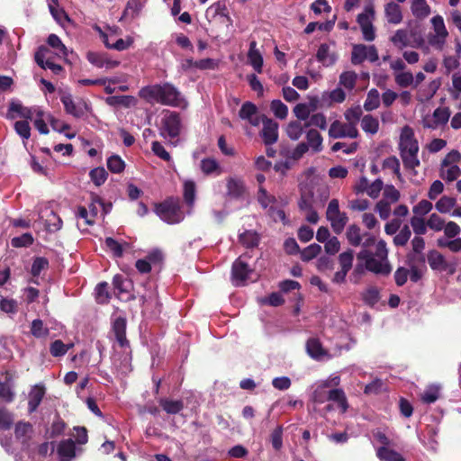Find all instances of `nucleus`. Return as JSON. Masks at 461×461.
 <instances>
[{
	"instance_id": "nucleus-1",
	"label": "nucleus",
	"mask_w": 461,
	"mask_h": 461,
	"mask_svg": "<svg viewBox=\"0 0 461 461\" xmlns=\"http://www.w3.org/2000/svg\"><path fill=\"white\" fill-rule=\"evenodd\" d=\"M139 97L149 104H159L178 106L181 103V92L171 83L154 84L140 89Z\"/></svg>"
},
{
	"instance_id": "nucleus-2",
	"label": "nucleus",
	"mask_w": 461,
	"mask_h": 461,
	"mask_svg": "<svg viewBox=\"0 0 461 461\" xmlns=\"http://www.w3.org/2000/svg\"><path fill=\"white\" fill-rule=\"evenodd\" d=\"M155 212L168 224L179 223L184 220L180 203L173 197L156 204Z\"/></svg>"
},
{
	"instance_id": "nucleus-3",
	"label": "nucleus",
	"mask_w": 461,
	"mask_h": 461,
	"mask_svg": "<svg viewBox=\"0 0 461 461\" xmlns=\"http://www.w3.org/2000/svg\"><path fill=\"white\" fill-rule=\"evenodd\" d=\"M182 128L179 113L165 110L160 122V135L164 138H176L180 135Z\"/></svg>"
},
{
	"instance_id": "nucleus-4",
	"label": "nucleus",
	"mask_w": 461,
	"mask_h": 461,
	"mask_svg": "<svg viewBox=\"0 0 461 461\" xmlns=\"http://www.w3.org/2000/svg\"><path fill=\"white\" fill-rule=\"evenodd\" d=\"M326 218L330 222L331 228L336 234H340L348 221L346 212L339 210V203L337 199H331L326 211Z\"/></svg>"
},
{
	"instance_id": "nucleus-5",
	"label": "nucleus",
	"mask_w": 461,
	"mask_h": 461,
	"mask_svg": "<svg viewBox=\"0 0 461 461\" xmlns=\"http://www.w3.org/2000/svg\"><path fill=\"white\" fill-rule=\"evenodd\" d=\"M375 18V9L372 5H366L363 13L359 14L357 17V22L360 26L363 38L367 41H372L375 39V27L372 21Z\"/></svg>"
},
{
	"instance_id": "nucleus-6",
	"label": "nucleus",
	"mask_w": 461,
	"mask_h": 461,
	"mask_svg": "<svg viewBox=\"0 0 461 461\" xmlns=\"http://www.w3.org/2000/svg\"><path fill=\"white\" fill-rule=\"evenodd\" d=\"M245 255L239 257L231 266V282L235 286L246 285L250 275L254 272L247 262L244 261Z\"/></svg>"
},
{
	"instance_id": "nucleus-7",
	"label": "nucleus",
	"mask_w": 461,
	"mask_h": 461,
	"mask_svg": "<svg viewBox=\"0 0 461 461\" xmlns=\"http://www.w3.org/2000/svg\"><path fill=\"white\" fill-rule=\"evenodd\" d=\"M400 155L403 153L419 152L418 140L414 137L412 129L404 126L402 130L399 143Z\"/></svg>"
},
{
	"instance_id": "nucleus-8",
	"label": "nucleus",
	"mask_w": 461,
	"mask_h": 461,
	"mask_svg": "<svg viewBox=\"0 0 461 461\" xmlns=\"http://www.w3.org/2000/svg\"><path fill=\"white\" fill-rule=\"evenodd\" d=\"M329 136L332 139L345 137L356 139L358 136V131L357 127H354L352 124L342 123L336 120L330 126Z\"/></svg>"
},
{
	"instance_id": "nucleus-9",
	"label": "nucleus",
	"mask_w": 461,
	"mask_h": 461,
	"mask_svg": "<svg viewBox=\"0 0 461 461\" xmlns=\"http://www.w3.org/2000/svg\"><path fill=\"white\" fill-rule=\"evenodd\" d=\"M127 320L125 317L118 316L112 322V331L115 340L122 348L130 347V341L126 338Z\"/></svg>"
},
{
	"instance_id": "nucleus-10",
	"label": "nucleus",
	"mask_w": 461,
	"mask_h": 461,
	"mask_svg": "<svg viewBox=\"0 0 461 461\" xmlns=\"http://www.w3.org/2000/svg\"><path fill=\"white\" fill-rule=\"evenodd\" d=\"M263 128L261 137L267 146L276 143L278 140V123L267 117L262 118Z\"/></svg>"
},
{
	"instance_id": "nucleus-11",
	"label": "nucleus",
	"mask_w": 461,
	"mask_h": 461,
	"mask_svg": "<svg viewBox=\"0 0 461 461\" xmlns=\"http://www.w3.org/2000/svg\"><path fill=\"white\" fill-rule=\"evenodd\" d=\"M50 52L48 47L41 45L38 48L34 54L35 62L43 69H50L54 74L59 75L63 71L62 66L54 63L50 59H46L47 53Z\"/></svg>"
},
{
	"instance_id": "nucleus-12",
	"label": "nucleus",
	"mask_w": 461,
	"mask_h": 461,
	"mask_svg": "<svg viewBox=\"0 0 461 461\" xmlns=\"http://www.w3.org/2000/svg\"><path fill=\"white\" fill-rule=\"evenodd\" d=\"M450 117V112L447 107H438L432 114V118L423 120V127L428 129H437L440 125H445Z\"/></svg>"
},
{
	"instance_id": "nucleus-13",
	"label": "nucleus",
	"mask_w": 461,
	"mask_h": 461,
	"mask_svg": "<svg viewBox=\"0 0 461 461\" xmlns=\"http://www.w3.org/2000/svg\"><path fill=\"white\" fill-rule=\"evenodd\" d=\"M87 60L96 68H114L120 65V61L112 59L107 53L88 51Z\"/></svg>"
},
{
	"instance_id": "nucleus-14",
	"label": "nucleus",
	"mask_w": 461,
	"mask_h": 461,
	"mask_svg": "<svg viewBox=\"0 0 461 461\" xmlns=\"http://www.w3.org/2000/svg\"><path fill=\"white\" fill-rule=\"evenodd\" d=\"M239 117L248 121L252 126H258L261 122L257 105L249 101L243 103L239 111Z\"/></svg>"
},
{
	"instance_id": "nucleus-15",
	"label": "nucleus",
	"mask_w": 461,
	"mask_h": 461,
	"mask_svg": "<svg viewBox=\"0 0 461 461\" xmlns=\"http://www.w3.org/2000/svg\"><path fill=\"white\" fill-rule=\"evenodd\" d=\"M45 387L41 384H35L29 393L28 411L33 413L37 411L45 395Z\"/></svg>"
},
{
	"instance_id": "nucleus-16",
	"label": "nucleus",
	"mask_w": 461,
	"mask_h": 461,
	"mask_svg": "<svg viewBox=\"0 0 461 461\" xmlns=\"http://www.w3.org/2000/svg\"><path fill=\"white\" fill-rule=\"evenodd\" d=\"M60 461H71L76 456V444L73 439H63L59 442L57 449Z\"/></svg>"
},
{
	"instance_id": "nucleus-17",
	"label": "nucleus",
	"mask_w": 461,
	"mask_h": 461,
	"mask_svg": "<svg viewBox=\"0 0 461 461\" xmlns=\"http://www.w3.org/2000/svg\"><path fill=\"white\" fill-rule=\"evenodd\" d=\"M306 351L315 360H321L323 357L328 356V351L323 348L320 339L316 338H311L307 340Z\"/></svg>"
},
{
	"instance_id": "nucleus-18",
	"label": "nucleus",
	"mask_w": 461,
	"mask_h": 461,
	"mask_svg": "<svg viewBox=\"0 0 461 461\" xmlns=\"http://www.w3.org/2000/svg\"><path fill=\"white\" fill-rule=\"evenodd\" d=\"M384 14L389 23L399 24L402 21L401 6L394 2H390L385 5Z\"/></svg>"
},
{
	"instance_id": "nucleus-19",
	"label": "nucleus",
	"mask_w": 461,
	"mask_h": 461,
	"mask_svg": "<svg viewBox=\"0 0 461 461\" xmlns=\"http://www.w3.org/2000/svg\"><path fill=\"white\" fill-rule=\"evenodd\" d=\"M427 260L433 270L445 271L447 268V263L444 256L436 249L428 252Z\"/></svg>"
},
{
	"instance_id": "nucleus-20",
	"label": "nucleus",
	"mask_w": 461,
	"mask_h": 461,
	"mask_svg": "<svg viewBox=\"0 0 461 461\" xmlns=\"http://www.w3.org/2000/svg\"><path fill=\"white\" fill-rule=\"evenodd\" d=\"M256 47H257L256 41H250L249 50L248 52V59H249L250 65L253 67V68L258 73H261L262 67H263V57L260 54L259 50Z\"/></svg>"
},
{
	"instance_id": "nucleus-21",
	"label": "nucleus",
	"mask_w": 461,
	"mask_h": 461,
	"mask_svg": "<svg viewBox=\"0 0 461 461\" xmlns=\"http://www.w3.org/2000/svg\"><path fill=\"white\" fill-rule=\"evenodd\" d=\"M330 387V382L322 381L313 390L311 395V401L316 404H321L328 401V392Z\"/></svg>"
},
{
	"instance_id": "nucleus-22",
	"label": "nucleus",
	"mask_w": 461,
	"mask_h": 461,
	"mask_svg": "<svg viewBox=\"0 0 461 461\" xmlns=\"http://www.w3.org/2000/svg\"><path fill=\"white\" fill-rule=\"evenodd\" d=\"M366 268L370 272L383 276H388L392 271V267L388 262L383 263L382 260H377L374 257L367 260Z\"/></svg>"
},
{
	"instance_id": "nucleus-23",
	"label": "nucleus",
	"mask_w": 461,
	"mask_h": 461,
	"mask_svg": "<svg viewBox=\"0 0 461 461\" xmlns=\"http://www.w3.org/2000/svg\"><path fill=\"white\" fill-rule=\"evenodd\" d=\"M328 401L338 403L339 408L342 413H345L348 409V400L345 392L341 388L330 389L328 392Z\"/></svg>"
},
{
	"instance_id": "nucleus-24",
	"label": "nucleus",
	"mask_w": 461,
	"mask_h": 461,
	"mask_svg": "<svg viewBox=\"0 0 461 461\" xmlns=\"http://www.w3.org/2000/svg\"><path fill=\"white\" fill-rule=\"evenodd\" d=\"M200 168L205 176H220L222 172L219 162L213 158H204L201 160Z\"/></svg>"
},
{
	"instance_id": "nucleus-25",
	"label": "nucleus",
	"mask_w": 461,
	"mask_h": 461,
	"mask_svg": "<svg viewBox=\"0 0 461 461\" xmlns=\"http://www.w3.org/2000/svg\"><path fill=\"white\" fill-rule=\"evenodd\" d=\"M60 101L63 104L65 111L68 114H70L76 118H80L84 114L83 110L76 104L70 94H63L60 96Z\"/></svg>"
},
{
	"instance_id": "nucleus-26",
	"label": "nucleus",
	"mask_w": 461,
	"mask_h": 461,
	"mask_svg": "<svg viewBox=\"0 0 461 461\" xmlns=\"http://www.w3.org/2000/svg\"><path fill=\"white\" fill-rule=\"evenodd\" d=\"M316 59L324 66L329 67L335 64L337 56L335 53H330V47L328 44L322 43L317 50Z\"/></svg>"
},
{
	"instance_id": "nucleus-27",
	"label": "nucleus",
	"mask_w": 461,
	"mask_h": 461,
	"mask_svg": "<svg viewBox=\"0 0 461 461\" xmlns=\"http://www.w3.org/2000/svg\"><path fill=\"white\" fill-rule=\"evenodd\" d=\"M239 240L244 247L253 249L258 246L260 236L257 231L248 230L239 235Z\"/></svg>"
},
{
	"instance_id": "nucleus-28",
	"label": "nucleus",
	"mask_w": 461,
	"mask_h": 461,
	"mask_svg": "<svg viewBox=\"0 0 461 461\" xmlns=\"http://www.w3.org/2000/svg\"><path fill=\"white\" fill-rule=\"evenodd\" d=\"M158 403L167 414H177L184 409V402L181 400L161 398Z\"/></svg>"
},
{
	"instance_id": "nucleus-29",
	"label": "nucleus",
	"mask_w": 461,
	"mask_h": 461,
	"mask_svg": "<svg viewBox=\"0 0 461 461\" xmlns=\"http://www.w3.org/2000/svg\"><path fill=\"white\" fill-rule=\"evenodd\" d=\"M380 461H405V458L397 451L386 447H380L376 450Z\"/></svg>"
},
{
	"instance_id": "nucleus-30",
	"label": "nucleus",
	"mask_w": 461,
	"mask_h": 461,
	"mask_svg": "<svg viewBox=\"0 0 461 461\" xmlns=\"http://www.w3.org/2000/svg\"><path fill=\"white\" fill-rule=\"evenodd\" d=\"M106 104L110 106H123L131 107L135 104V98L131 95H113L109 96L105 100Z\"/></svg>"
},
{
	"instance_id": "nucleus-31",
	"label": "nucleus",
	"mask_w": 461,
	"mask_h": 461,
	"mask_svg": "<svg viewBox=\"0 0 461 461\" xmlns=\"http://www.w3.org/2000/svg\"><path fill=\"white\" fill-rule=\"evenodd\" d=\"M228 194L234 198L242 196L245 192V185L243 181L230 177L227 183Z\"/></svg>"
},
{
	"instance_id": "nucleus-32",
	"label": "nucleus",
	"mask_w": 461,
	"mask_h": 461,
	"mask_svg": "<svg viewBox=\"0 0 461 461\" xmlns=\"http://www.w3.org/2000/svg\"><path fill=\"white\" fill-rule=\"evenodd\" d=\"M411 9L413 15L419 19L427 17L430 13V8L426 0H413Z\"/></svg>"
},
{
	"instance_id": "nucleus-33",
	"label": "nucleus",
	"mask_w": 461,
	"mask_h": 461,
	"mask_svg": "<svg viewBox=\"0 0 461 461\" xmlns=\"http://www.w3.org/2000/svg\"><path fill=\"white\" fill-rule=\"evenodd\" d=\"M366 51L368 48L364 44H355L351 52V63L353 65H360L366 59Z\"/></svg>"
},
{
	"instance_id": "nucleus-34",
	"label": "nucleus",
	"mask_w": 461,
	"mask_h": 461,
	"mask_svg": "<svg viewBox=\"0 0 461 461\" xmlns=\"http://www.w3.org/2000/svg\"><path fill=\"white\" fill-rule=\"evenodd\" d=\"M309 148L311 147L314 152H319L322 149V137L316 130H310L306 134Z\"/></svg>"
},
{
	"instance_id": "nucleus-35",
	"label": "nucleus",
	"mask_w": 461,
	"mask_h": 461,
	"mask_svg": "<svg viewBox=\"0 0 461 461\" xmlns=\"http://www.w3.org/2000/svg\"><path fill=\"white\" fill-rule=\"evenodd\" d=\"M361 128L366 133L375 134L379 130V122L373 115L366 114L361 120Z\"/></svg>"
},
{
	"instance_id": "nucleus-36",
	"label": "nucleus",
	"mask_w": 461,
	"mask_h": 461,
	"mask_svg": "<svg viewBox=\"0 0 461 461\" xmlns=\"http://www.w3.org/2000/svg\"><path fill=\"white\" fill-rule=\"evenodd\" d=\"M380 105V95L377 89L372 88L368 91L364 103V109L367 112L378 108Z\"/></svg>"
},
{
	"instance_id": "nucleus-37",
	"label": "nucleus",
	"mask_w": 461,
	"mask_h": 461,
	"mask_svg": "<svg viewBox=\"0 0 461 461\" xmlns=\"http://www.w3.org/2000/svg\"><path fill=\"white\" fill-rule=\"evenodd\" d=\"M108 283L101 282L95 287V301L99 304L108 303L111 299V294L108 291Z\"/></svg>"
},
{
	"instance_id": "nucleus-38",
	"label": "nucleus",
	"mask_w": 461,
	"mask_h": 461,
	"mask_svg": "<svg viewBox=\"0 0 461 461\" xmlns=\"http://www.w3.org/2000/svg\"><path fill=\"white\" fill-rule=\"evenodd\" d=\"M309 149L305 142H300L292 152L280 150V155L294 161L299 160Z\"/></svg>"
},
{
	"instance_id": "nucleus-39",
	"label": "nucleus",
	"mask_w": 461,
	"mask_h": 461,
	"mask_svg": "<svg viewBox=\"0 0 461 461\" xmlns=\"http://www.w3.org/2000/svg\"><path fill=\"white\" fill-rule=\"evenodd\" d=\"M346 236H347V239L350 245H352L354 247H357L361 244V241H362L361 230L357 225H356V224L350 225L347 230Z\"/></svg>"
},
{
	"instance_id": "nucleus-40",
	"label": "nucleus",
	"mask_w": 461,
	"mask_h": 461,
	"mask_svg": "<svg viewBox=\"0 0 461 461\" xmlns=\"http://www.w3.org/2000/svg\"><path fill=\"white\" fill-rule=\"evenodd\" d=\"M321 251V247L319 244L313 243L300 251L301 259L308 262L315 258Z\"/></svg>"
},
{
	"instance_id": "nucleus-41",
	"label": "nucleus",
	"mask_w": 461,
	"mask_h": 461,
	"mask_svg": "<svg viewBox=\"0 0 461 461\" xmlns=\"http://www.w3.org/2000/svg\"><path fill=\"white\" fill-rule=\"evenodd\" d=\"M108 169L114 174L122 173L125 168V163L118 155H113L107 159Z\"/></svg>"
},
{
	"instance_id": "nucleus-42",
	"label": "nucleus",
	"mask_w": 461,
	"mask_h": 461,
	"mask_svg": "<svg viewBox=\"0 0 461 461\" xmlns=\"http://www.w3.org/2000/svg\"><path fill=\"white\" fill-rule=\"evenodd\" d=\"M303 129L304 127L302 125L301 122L294 121L287 125L286 134L291 140H297L303 135Z\"/></svg>"
},
{
	"instance_id": "nucleus-43",
	"label": "nucleus",
	"mask_w": 461,
	"mask_h": 461,
	"mask_svg": "<svg viewBox=\"0 0 461 461\" xmlns=\"http://www.w3.org/2000/svg\"><path fill=\"white\" fill-rule=\"evenodd\" d=\"M71 346H72L71 344L70 345L65 344L60 339H56L50 344V352L55 357H63L64 355L67 354V352L71 348Z\"/></svg>"
},
{
	"instance_id": "nucleus-44",
	"label": "nucleus",
	"mask_w": 461,
	"mask_h": 461,
	"mask_svg": "<svg viewBox=\"0 0 461 461\" xmlns=\"http://www.w3.org/2000/svg\"><path fill=\"white\" fill-rule=\"evenodd\" d=\"M31 333L35 338L47 337L50 330L44 326L43 321L40 319L33 320L31 325Z\"/></svg>"
},
{
	"instance_id": "nucleus-45",
	"label": "nucleus",
	"mask_w": 461,
	"mask_h": 461,
	"mask_svg": "<svg viewBox=\"0 0 461 461\" xmlns=\"http://www.w3.org/2000/svg\"><path fill=\"white\" fill-rule=\"evenodd\" d=\"M92 182L96 185H102L107 179L108 173L103 167H95L89 173Z\"/></svg>"
},
{
	"instance_id": "nucleus-46",
	"label": "nucleus",
	"mask_w": 461,
	"mask_h": 461,
	"mask_svg": "<svg viewBox=\"0 0 461 461\" xmlns=\"http://www.w3.org/2000/svg\"><path fill=\"white\" fill-rule=\"evenodd\" d=\"M411 236V229L408 225H404L393 238V244L396 247H403L407 244Z\"/></svg>"
},
{
	"instance_id": "nucleus-47",
	"label": "nucleus",
	"mask_w": 461,
	"mask_h": 461,
	"mask_svg": "<svg viewBox=\"0 0 461 461\" xmlns=\"http://www.w3.org/2000/svg\"><path fill=\"white\" fill-rule=\"evenodd\" d=\"M34 239L29 232L23 233L21 236L14 237L11 240L14 248H27L33 244Z\"/></svg>"
},
{
	"instance_id": "nucleus-48",
	"label": "nucleus",
	"mask_w": 461,
	"mask_h": 461,
	"mask_svg": "<svg viewBox=\"0 0 461 461\" xmlns=\"http://www.w3.org/2000/svg\"><path fill=\"white\" fill-rule=\"evenodd\" d=\"M47 43L51 48L55 49L59 52V54H61L63 57L68 56V50L58 35L54 33L50 34L47 39Z\"/></svg>"
},
{
	"instance_id": "nucleus-49",
	"label": "nucleus",
	"mask_w": 461,
	"mask_h": 461,
	"mask_svg": "<svg viewBox=\"0 0 461 461\" xmlns=\"http://www.w3.org/2000/svg\"><path fill=\"white\" fill-rule=\"evenodd\" d=\"M270 108L276 118L283 120L287 117L288 107L280 100H273Z\"/></svg>"
},
{
	"instance_id": "nucleus-50",
	"label": "nucleus",
	"mask_w": 461,
	"mask_h": 461,
	"mask_svg": "<svg viewBox=\"0 0 461 461\" xmlns=\"http://www.w3.org/2000/svg\"><path fill=\"white\" fill-rule=\"evenodd\" d=\"M357 74L354 71H345L339 77V83L345 88L352 90L356 86Z\"/></svg>"
},
{
	"instance_id": "nucleus-51",
	"label": "nucleus",
	"mask_w": 461,
	"mask_h": 461,
	"mask_svg": "<svg viewBox=\"0 0 461 461\" xmlns=\"http://www.w3.org/2000/svg\"><path fill=\"white\" fill-rule=\"evenodd\" d=\"M49 267V260L44 257H36L33 259L31 274L32 276H39L42 270Z\"/></svg>"
},
{
	"instance_id": "nucleus-52",
	"label": "nucleus",
	"mask_w": 461,
	"mask_h": 461,
	"mask_svg": "<svg viewBox=\"0 0 461 461\" xmlns=\"http://www.w3.org/2000/svg\"><path fill=\"white\" fill-rule=\"evenodd\" d=\"M456 204V199L448 196H442L435 204L436 209L441 213L448 212Z\"/></svg>"
},
{
	"instance_id": "nucleus-53",
	"label": "nucleus",
	"mask_w": 461,
	"mask_h": 461,
	"mask_svg": "<svg viewBox=\"0 0 461 461\" xmlns=\"http://www.w3.org/2000/svg\"><path fill=\"white\" fill-rule=\"evenodd\" d=\"M391 41L400 49L407 47L409 45L407 31L402 29L397 30L395 33L391 37Z\"/></svg>"
},
{
	"instance_id": "nucleus-54",
	"label": "nucleus",
	"mask_w": 461,
	"mask_h": 461,
	"mask_svg": "<svg viewBox=\"0 0 461 461\" xmlns=\"http://www.w3.org/2000/svg\"><path fill=\"white\" fill-rule=\"evenodd\" d=\"M362 113L363 112L360 106L352 107L346 111L345 119L348 121V124H352L356 127L362 116Z\"/></svg>"
},
{
	"instance_id": "nucleus-55",
	"label": "nucleus",
	"mask_w": 461,
	"mask_h": 461,
	"mask_svg": "<svg viewBox=\"0 0 461 461\" xmlns=\"http://www.w3.org/2000/svg\"><path fill=\"white\" fill-rule=\"evenodd\" d=\"M411 225L413 229L414 233L417 236L424 235L427 232V222L424 219L419 216H412L411 218Z\"/></svg>"
},
{
	"instance_id": "nucleus-56",
	"label": "nucleus",
	"mask_w": 461,
	"mask_h": 461,
	"mask_svg": "<svg viewBox=\"0 0 461 461\" xmlns=\"http://www.w3.org/2000/svg\"><path fill=\"white\" fill-rule=\"evenodd\" d=\"M364 302L369 305H375L380 300V293L376 287H369L363 294Z\"/></svg>"
},
{
	"instance_id": "nucleus-57",
	"label": "nucleus",
	"mask_w": 461,
	"mask_h": 461,
	"mask_svg": "<svg viewBox=\"0 0 461 461\" xmlns=\"http://www.w3.org/2000/svg\"><path fill=\"white\" fill-rule=\"evenodd\" d=\"M270 441L273 448L279 451L283 447V427L277 426L270 435Z\"/></svg>"
},
{
	"instance_id": "nucleus-58",
	"label": "nucleus",
	"mask_w": 461,
	"mask_h": 461,
	"mask_svg": "<svg viewBox=\"0 0 461 461\" xmlns=\"http://www.w3.org/2000/svg\"><path fill=\"white\" fill-rule=\"evenodd\" d=\"M140 11V4L138 0H129L126 4V7L122 13V18H127L131 16V18H134L139 14Z\"/></svg>"
},
{
	"instance_id": "nucleus-59",
	"label": "nucleus",
	"mask_w": 461,
	"mask_h": 461,
	"mask_svg": "<svg viewBox=\"0 0 461 461\" xmlns=\"http://www.w3.org/2000/svg\"><path fill=\"white\" fill-rule=\"evenodd\" d=\"M439 398V387L429 386L421 395V401L424 403H433Z\"/></svg>"
},
{
	"instance_id": "nucleus-60",
	"label": "nucleus",
	"mask_w": 461,
	"mask_h": 461,
	"mask_svg": "<svg viewBox=\"0 0 461 461\" xmlns=\"http://www.w3.org/2000/svg\"><path fill=\"white\" fill-rule=\"evenodd\" d=\"M353 259H354V252L352 249H348L347 251L339 254V263L340 265L341 269L349 271L352 267Z\"/></svg>"
},
{
	"instance_id": "nucleus-61",
	"label": "nucleus",
	"mask_w": 461,
	"mask_h": 461,
	"mask_svg": "<svg viewBox=\"0 0 461 461\" xmlns=\"http://www.w3.org/2000/svg\"><path fill=\"white\" fill-rule=\"evenodd\" d=\"M418 152L403 153L401 155L402 163L407 169H414L420 166Z\"/></svg>"
},
{
	"instance_id": "nucleus-62",
	"label": "nucleus",
	"mask_w": 461,
	"mask_h": 461,
	"mask_svg": "<svg viewBox=\"0 0 461 461\" xmlns=\"http://www.w3.org/2000/svg\"><path fill=\"white\" fill-rule=\"evenodd\" d=\"M32 432V425L29 421H18L15 425L14 434L16 438H22Z\"/></svg>"
},
{
	"instance_id": "nucleus-63",
	"label": "nucleus",
	"mask_w": 461,
	"mask_h": 461,
	"mask_svg": "<svg viewBox=\"0 0 461 461\" xmlns=\"http://www.w3.org/2000/svg\"><path fill=\"white\" fill-rule=\"evenodd\" d=\"M448 34L434 33L429 34L428 37V42L430 46L438 50H442L446 43V39Z\"/></svg>"
},
{
	"instance_id": "nucleus-64",
	"label": "nucleus",
	"mask_w": 461,
	"mask_h": 461,
	"mask_svg": "<svg viewBox=\"0 0 461 461\" xmlns=\"http://www.w3.org/2000/svg\"><path fill=\"white\" fill-rule=\"evenodd\" d=\"M105 246L111 250L115 258H121L123 255V249L122 244H120L116 240L112 237H107L105 239Z\"/></svg>"
}]
</instances>
